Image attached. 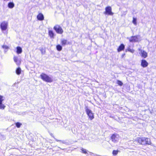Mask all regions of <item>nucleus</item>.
Listing matches in <instances>:
<instances>
[{"label":"nucleus","mask_w":156,"mask_h":156,"mask_svg":"<svg viewBox=\"0 0 156 156\" xmlns=\"http://www.w3.org/2000/svg\"><path fill=\"white\" fill-rule=\"evenodd\" d=\"M137 140L139 144L143 145H150L151 144L150 139L147 138L145 137H139L137 138Z\"/></svg>","instance_id":"f257e3e1"},{"label":"nucleus","mask_w":156,"mask_h":156,"mask_svg":"<svg viewBox=\"0 0 156 156\" xmlns=\"http://www.w3.org/2000/svg\"><path fill=\"white\" fill-rule=\"evenodd\" d=\"M41 78L44 81L47 82H51L53 81L52 78L44 73H42L40 75Z\"/></svg>","instance_id":"f03ea898"},{"label":"nucleus","mask_w":156,"mask_h":156,"mask_svg":"<svg viewBox=\"0 0 156 156\" xmlns=\"http://www.w3.org/2000/svg\"><path fill=\"white\" fill-rule=\"evenodd\" d=\"M85 109L89 118L90 120H92L94 118V116L92 111L89 109L87 107H85Z\"/></svg>","instance_id":"7ed1b4c3"},{"label":"nucleus","mask_w":156,"mask_h":156,"mask_svg":"<svg viewBox=\"0 0 156 156\" xmlns=\"http://www.w3.org/2000/svg\"><path fill=\"white\" fill-rule=\"evenodd\" d=\"M53 28L58 34H61L63 32V30L62 27L58 25H55Z\"/></svg>","instance_id":"20e7f679"},{"label":"nucleus","mask_w":156,"mask_h":156,"mask_svg":"<svg viewBox=\"0 0 156 156\" xmlns=\"http://www.w3.org/2000/svg\"><path fill=\"white\" fill-rule=\"evenodd\" d=\"M8 23L6 21L2 22L0 24V28L2 31L6 30L8 28Z\"/></svg>","instance_id":"39448f33"},{"label":"nucleus","mask_w":156,"mask_h":156,"mask_svg":"<svg viewBox=\"0 0 156 156\" xmlns=\"http://www.w3.org/2000/svg\"><path fill=\"white\" fill-rule=\"evenodd\" d=\"M111 139L112 142L116 143L119 141V136L118 134H113L111 136Z\"/></svg>","instance_id":"423d86ee"},{"label":"nucleus","mask_w":156,"mask_h":156,"mask_svg":"<svg viewBox=\"0 0 156 156\" xmlns=\"http://www.w3.org/2000/svg\"><path fill=\"white\" fill-rule=\"evenodd\" d=\"M141 40L139 36H134L131 37L129 39V41L131 42H138Z\"/></svg>","instance_id":"0eeeda50"},{"label":"nucleus","mask_w":156,"mask_h":156,"mask_svg":"<svg viewBox=\"0 0 156 156\" xmlns=\"http://www.w3.org/2000/svg\"><path fill=\"white\" fill-rule=\"evenodd\" d=\"M138 50L140 51L139 53L142 57L146 58L147 57V53L146 51L140 48H139Z\"/></svg>","instance_id":"6e6552de"},{"label":"nucleus","mask_w":156,"mask_h":156,"mask_svg":"<svg viewBox=\"0 0 156 156\" xmlns=\"http://www.w3.org/2000/svg\"><path fill=\"white\" fill-rule=\"evenodd\" d=\"M112 9L110 7H108L105 8V13L109 15H112L113 13L111 11Z\"/></svg>","instance_id":"1a4fd4ad"},{"label":"nucleus","mask_w":156,"mask_h":156,"mask_svg":"<svg viewBox=\"0 0 156 156\" xmlns=\"http://www.w3.org/2000/svg\"><path fill=\"white\" fill-rule=\"evenodd\" d=\"M141 65L142 67L145 68L148 66V63L145 60L143 59L141 61Z\"/></svg>","instance_id":"9d476101"},{"label":"nucleus","mask_w":156,"mask_h":156,"mask_svg":"<svg viewBox=\"0 0 156 156\" xmlns=\"http://www.w3.org/2000/svg\"><path fill=\"white\" fill-rule=\"evenodd\" d=\"M13 59L14 62L16 63L17 65H19L21 63V60L18 59V57L17 56H14Z\"/></svg>","instance_id":"9b49d317"},{"label":"nucleus","mask_w":156,"mask_h":156,"mask_svg":"<svg viewBox=\"0 0 156 156\" xmlns=\"http://www.w3.org/2000/svg\"><path fill=\"white\" fill-rule=\"evenodd\" d=\"M37 19L39 20H43L44 19V16L43 14L40 13L37 16Z\"/></svg>","instance_id":"f8f14e48"},{"label":"nucleus","mask_w":156,"mask_h":156,"mask_svg":"<svg viewBox=\"0 0 156 156\" xmlns=\"http://www.w3.org/2000/svg\"><path fill=\"white\" fill-rule=\"evenodd\" d=\"M125 48V46L123 44H122L120 45L119 47L117 49V51L118 52H120L122 50H123Z\"/></svg>","instance_id":"ddd939ff"},{"label":"nucleus","mask_w":156,"mask_h":156,"mask_svg":"<svg viewBox=\"0 0 156 156\" xmlns=\"http://www.w3.org/2000/svg\"><path fill=\"white\" fill-rule=\"evenodd\" d=\"M16 53L17 54H20L22 53V48L20 47H16Z\"/></svg>","instance_id":"4468645a"},{"label":"nucleus","mask_w":156,"mask_h":156,"mask_svg":"<svg viewBox=\"0 0 156 156\" xmlns=\"http://www.w3.org/2000/svg\"><path fill=\"white\" fill-rule=\"evenodd\" d=\"M48 34L51 38H54V34L52 30H49L48 32Z\"/></svg>","instance_id":"2eb2a0df"},{"label":"nucleus","mask_w":156,"mask_h":156,"mask_svg":"<svg viewBox=\"0 0 156 156\" xmlns=\"http://www.w3.org/2000/svg\"><path fill=\"white\" fill-rule=\"evenodd\" d=\"M61 44L62 45H64L66 44H69V43L67 42L66 40L62 39L61 40Z\"/></svg>","instance_id":"dca6fc26"},{"label":"nucleus","mask_w":156,"mask_h":156,"mask_svg":"<svg viewBox=\"0 0 156 156\" xmlns=\"http://www.w3.org/2000/svg\"><path fill=\"white\" fill-rule=\"evenodd\" d=\"M80 150L82 153L84 154H87V151L86 149H84L83 148H81L80 149Z\"/></svg>","instance_id":"f3484780"},{"label":"nucleus","mask_w":156,"mask_h":156,"mask_svg":"<svg viewBox=\"0 0 156 156\" xmlns=\"http://www.w3.org/2000/svg\"><path fill=\"white\" fill-rule=\"evenodd\" d=\"M8 7L9 8H13L14 6V4L12 2H10L9 3L8 5Z\"/></svg>","instance_id":"a211bd4d"},{"label":"nucleus","mask_w":156,"mask_h":156,"mask_svg":"<svg viewBox=\"0 0 156 156\" xmlns=\"http://www.w3.org/2000/svg\"><path fill=\"white\" fill-rule=\"evenodd\" d=\"M2 47L3 49H5V50L6 51H7V50L9 48L8 46H7L6 45H3L2 46Z\"/></svg>","instance_id":"6ab92c4d"},{"label":"nucleus","mask_w":156,"mask_h":156,"mask_svg":"<svg viewBox=\"0 0 156 156\" xmlns=\"http://www.w3.org/2000/svg\"><path fill=\"white\" fill-rule=\"evenodd\" d=\"M136 20L137 19L136 18L134 17L133 18L132 23L135 26L136 25H137Z\"/></svg>","instance_id":"aec40b11"},{"label":"nucleus","mask_w":156,"mask_h":156,"mask_svg":"<svg viewBox=\"0 0 156 156\" xmlns=\"http://www.w3.org/2000/svg\"><path fill=\"white\" fill-rule=\"evenodd\" d=\"M16 72L17 74H20L21 72V69L20 68H17L16 70Z\"/></svg>","instance_id":"412c9836"},{"label":"nucleus","mask_w":156,"mask_h":156,"mask_svg":"<svg viewBox=\"0 0 156 156\" xmlns=\"http://www.w3.org/2000/svg\"><path fill=\"white\" fill-rule=\"evenodd\" d=\"M57 50L58 51H60L62 50V46L60 45H58L56 46Z\"/></svg>","instance_id":"4be33fe9"},{"label":"nucleus","mask_w":156,"mask_h":156,"mask_svg":"<svg viewBox=\"0 0 156 156\" xmlns=\"http://www.w3.org/2000/svg\"><path fill=\"white\" fill-rule=\"evenodd\" d=\"M117 83L120 86H121L123 85V83L119 80H117Z\"/></svg>","instance_id":"5701e85b"},{"label":"nucleus","mask_w":156,"mask_h":156,"mask_svg":"<svg viewBox=\"0 0 156 156\" xmlns=\"http://www.w3.org/2000/svg\"><path fill=\"white\" fill-rule=\"evenodd\" d=\"M127 51L131 52L132 53H133L134 51V50L133 49H131L130 48H128L127 50Z\"/></svg>","instance_id":"b1692460"},{"label":"nucleus","mask_w":156,"mask_h":156,"mask_svg":"<svg viewBox=\"0 0 156 156\" xmlns=\"http://www.w3.org/2000/svg\"><path fill=\"white\" fill-rule=\"evenodd\" d=\"M5 106L2 103H0V109H4Z\"/></svg>","instance_id":"393cba45"},{"label":"nucleus","mask_w":156,"mask_h":156,"mask_svg":"<svg viewBox=\"0 0 156 156\" xmlns=\"http://www.w3.org/2000/svg\"><path fill=\"white\" fill-rule=\"evenodd\" d=\"M4 100V99L3 97L0 95V103H2Z\"/></svg>","instance_id":"a878e982"},{"label":"nucleus","mask_w":156,"mask_h":156,"mask_svg":"<svg viewBox=\"0 0 156 156\" xmlns=\"http://www.w3.org/2000/svg\"><path fill=\"white\" fill-rule=\"evenodd\" d=\"M22 125V124L19 122H17L16 123V126L18 128H20Z\"/></svg>","instance_id":"bb28decb"},{"label":"nucleus","mask_w":156,"mask_h":156,"mask_svg":"<svg viewBox=\"0 0 156 156\" xmlns=\"http://www.w3.org/2000/svg\"><path fill=\"white\" fill-rule=\"evenodd\" d=\"M118 153V151L116 150H114L112 152V154L114 155H116Z\"/></svg>","instance_id":"cd10ccee"},{"label":"nucleus","mask_w":156,"mask_h":156,"mask_svg":"<svg viewBox=\"0 0 156 156\" xmlns=\"http://www.w3.org/2000/svg\"><path fill=\"white\" fill-rule=\"evenodd\" d=\"M45 51H41V53L42 54H44L45 53Z\"/></svg>","instance_id":"c85d7f7f"}]
</instances>
